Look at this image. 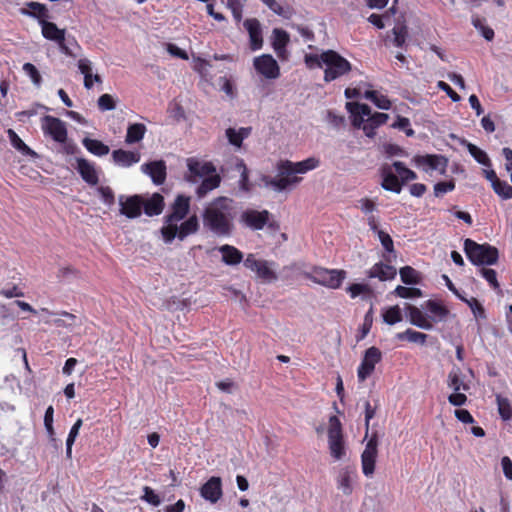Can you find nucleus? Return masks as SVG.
<instances>
[{
    "mask_svg": "<svg viewBox=\"0 0 512 512\" xmlns=\"http://www.w3.org/2000/svg\"><path fill=\"white\" fill-rule=\"evenodd\" d=\"M380 175L382 188L397 194L401 192L404 183L417 178L416 173L401 161H395L391 165L383 164L380 168Z\"/></svg>",
    "mask_w": 512,
    "mask_h": 512,
    "instance_id": "4",
    "label": "nucleus"
},
{
    "mask_svg": "<svg viewBox=\"0 0 512 512\" xmlns=\"http://www.w3.org/2000/svg\"><path fill=\"white\" fill-rule=\"evenodd\" d=\"M389 119V115L386 113L375 112L374 114H370L369 118L366 119L363 125V131L365 135L369 138L375 136V130L380 126L387 122Z\"/></svg>",
    "mask_w": 512,
    "mask_h": 512,
    "instance_id": "29",
    "label": "nucleus"
},
{
    "mask_svg": "<svg viewBox=\"0 0 512 512\" xmlns=\"http://www.w3.org/2000/svg\"><path fill=\"white\" fill-rule=\"evenodd\" d=\"M394 39L393 42L397 47H402L405 42L408 35V29L407 26L404 23V20L402 23H399L397 26H395L392 30Z\"/></svg>",
    "mask_w": 512,
    "mask_h": 512,
    "instance_id": "49",
    "label": "nucleus"
},
{
    "mask_svg": "<svg viewBox=\"0 0 512 512\" xmlns=\"http://www.w3.org/2000/svg\"><path fill=\"white\" fill-rule=\"evenodd\" d=\"M396 268L382 262L374 264L368 271L369 278H378L381 281L392 280L396 277Z\"/></svg>",
    "mask_w": 512,
    "mask_h": 512,
    "instance_id": "25",
    "label": "nucleus"
},
{
    "mask_svg": "<svg viewBox=\"0 0 512 512\" xmlns=\"http://www.w3.org/2000/svg\"><path fill=\"white\" fill-rule=\"evenodd\" d=\"M188 174L185 179L188 182H195L197 177H204L216 172V167L212 162H202L195 157L186 160Z\"/></svg>",
    "mask_w": 512,
    "mask_h": 512,
    "instance_id": "15",
    "label": "nucleus"
},
{
    "mask_svg": "<svg viewBox=\"0 0 512 512\" xmlns=\"http://www.w3.org/2000/svg\"><path fill=\"white\" fill-rule=\"evenodd\" d=\"M200 495L212 504L217 503L223 496L222 479L218 476L210 477L200 487Z\"/></svg>",
    "mask_w": 512,
    "mask_h": 512,
    "instance_id": "17",
    "label": "nucleus"
},
{
    "mask_svg": "<svg viewBox=\"0 0 512 512\" xmlns=\"http://www.w3.org/2000/svg\"><path fill=\"white\" fill-rule=\"evenodd\" d=\"M448 386L454 391H467L469 386L462 379V371L459 367L453 368L448 374Z\"/></svg>",
    "mask_w": 512,
    "mask_h": 512,
    "instance_id": "37",
    "label": "nucleus"
},
{
    "mask_svg": "<svg viewBox=\"0 0 512 512\" xmlns=\"http://www.w3.org/2000/svg\"><path fill=\"white\" fill-rule=\"evenodd\" d=\"M394 294L400 298L408 299V298H419L422 297L423 293L421 289L415 288V287H405L398 285L395 290Z\"/></svg>",
    "mask_w": 512,
    "mask_h": 512,
    "instance_id": "48",
    "label": "nucleus"
},
{
    "mask_svg": "<svg viewBox=\"0 0 512 512\" xmlns=\"http://www.w3.org/2000/svg\"><path fill=\"white\" fill-rule=\"evenodd\" d=\"M83 421L82 419H77V421L71 427L67 440H66V456L68 459L72 457V446L79 435L80 428L82 427Z\"/></svg>",
    "mask_w": 512,
    "mask_h": 512,
    "instance_id": "41",
    "label": "nucleus"
},
{
    "mask_svg": "<svg viewBox=\"0 0 512 512\" xmlns=\"http://www.w3.org/2000/svg\"><path fill=\"white\" fill-rule=\"evenodd\" d=\"M78 69L84 75V87L86 89H91L93 87L92 83V63L87 58H82L78 60Z\"/></svg>",
    "mask_w": 512,
    "mask_h": 512,
    "instance_id": "39",
    "label": "nucleus"
},
{
    "mask_svg": "<svg viewBox=\"0 0 512 512\" xmlns=\"http://www.w3.org/2000/svg\"><path fill=\"white\" fill-rule=\"evenodd\" d=\"M328 449L331 457L335 461H340L346 456V443L344 440L342 424L338 417L329 418L327 431Z\"/></svg>",
    "mask_w": 512,
    "mask_h": 512,
    "instance_id": "7",
    "label": "nucleus"
},
{
    "mask_svg": "<svg viewBox=\"0 0 512 512\" xmlns=\"http://www.w3.org/2000/svg\"><path fill=\"white\" fill-rule=\"evenodd\" d=\"M265 5L273 11L275 14L283 17V18H290L292 15V11L288 6H283L280 3H278L276 0H269Z\"/></svg>",
    "mask_w": 512,
    "mask_h": 512,
    "instance_id": "50",
    "label": "nucleus"
},
{
    "mask_svg": "<svg viewBox=\"0 0 512 512\" xmlns=\"http://www.w3.org/2000/svg\"><path fill=\"white\" fill-rule=\"evenodd\" d=\"M472 24L487 41L494 39V30L485 24V19L474 16L472 18Z\"/></svg>",
    "mask_w": 512,
    "mask_h": 512,
    "instance_id": "44",
    "label": "nucleus"
},
{
    "mask_svg": "<svg viewBox=\"0 0 512 512\" xmlns=\"http://www.w3.org/2000/svg\"><path fill=\"white\" fill-rule=\"evenodd\" d=\"M492 188L494 192L502 199L506 200L512 198V186L508 184L506 181L500 180Z\"/></svg>",
    "mask_w": 512,
    "mask_h": 512,
    "instance_id": "52",
    "label": "nucleus"
},
{
    "mask_svg": "<svg viewBox=\"0 0 512 512\" xmlns=\"http://www.w3.org/2000/svg\"><path fill=\"white\" fill-rule=\"evenodd\" d=\"M251 130V127H241L239 130L228 128L226 129V136L231 145L240 148L243 140L250 135Z\"/></svg>",
    "mask_w": 512,
    "mask_h": 512,
    "instance_id": "36",
    "label": "nucleus"
},
{
    "mask_svg": "<svg viewBox=\"0 0 512 512\" xmlns=\"http://www.w3.org/2000/svg\"><path fill=\"white\" fill-rule=\"evenodd\" d=\"M120 213L127 218L134 219L141 215L143 198L140 195H132L125 197L119 196Z\"/></svg>",
    "mask_w": 512,
    "mask_h": 512,
    "instance_id": "16",
    "label": "nucleus"
},
{
    "mask_svg": "<svg viewBox=\"0 0 512 512\" xmlns=\"http://www.w3.org/2000/svg\"><path fill=\"white\" fill-rule=\"evenodd\" d=\"M289 42V35L286 31L282 29H274L273 30V42L272 46L278 57L281 59H285L286 56V46Z\"/></svg>",
    "mask_w": 512,
    "mask_h": 512,
    "instance_id": "31",
    "label": "nucleus"
},
{
    "mask_svg": "<svg viewBox=\"0 0 512 512\" xmlns=\"http://www.w3.org/2000/svg\"><path fill=\"white\" fill-rule=\"evenodd\" d=\"M141 171L149 175L153 183L156 185H161L166 180L167 168L166 163L163 160L144 163L141 166Z\"/></svg>",
    "mask_w": 512,
    "mask_h": 512,
    "instance_id": "19",
    "label": "nucleus"
},
{
    "mask_svg": "<svg viewBox=\"0 0 512 512\" xmlns=\"http://www.w3.org/2000/svg\"><path fill=\"white\" fill-rule=\"evenodd\" d=\"M20 13L38 20L39 25L41 21H46L51 18L46 5L39 2H27L26 8H21Z\"/></svg>",
    "mask_w": 512,
    "mask_h": 512,
    "instance_id": "24",
    "label": "nucleus"
},
{
    "mask_svg": "<svg viewBox=\"0 0 512 512\" xmlns=\"http://www.w3.org/2000/svg\"><path fill=\"white\" fill-rule=\"evenodd\" d=\"M455 188L454 181H444L438 182L434 185V194L436 197L443 195L449 191H452Z\"/></svg>",
    "mask_w": 512,
    "mask_h": 512,
    "instance_id": "62",
    "label": "nucleus"
},
{
    "mask_svg": "<svg viewBox=\"0 0 512 512\" xmlns=\"http://www.w3.org/2000/svg\"><path fill=\"white\" fill-rule=\"evenodd\" d=\"M378 439L374 434L368 440L361 455L362 470L365 476H371L375 471V463L378 454Z\"/></svg>",
    "mask_w": 512,
    "mask_h": 512,
    "instance_id": "14",
    "label": "nucleus"
},
{
    "mask_svg": "<svg viewBox=\"0 0 512 512\" xmlns=\"http://www.w3.org/2000/svg\"><path fill=\"white\" fill-rule=\"evenodd\" d=\"M146 131L147 128L142 123L129 124L125 136V143L128 145L139 143L144 138Z\"/></svg>",
    "mask_w": 512,
    "mask_h": 512,
    "instance_id": "33",
    "label": "nucleus"
},
{
    "mask_svg": "<svg viewBox=\"0 0 512 512\" xmlns=\"http://www.w3.org/2000/svg\"><path fill=\"white\" fill-rule=\"evenodd\" d=\"M41 122V128L45 135L50 136L55 142H66L68 136L67 128L61 119L46 115L42 118Z\"/></svg>",
    "mask_w": 512,
    "mask_h": 512,
    "instance_id": "10",
    "label": "nucleus"
},
{
    "mask_svg": "<svg viewBox=\"0 0 512 512\" xmlns=\"http://www.w3.org/2000/svg\"><path fill=\"white\" fill-rule=\"evenodd\" d=\"M364 97L372 101L379 109L388 110L391 107L390 100L377 91L368 90L364 93Z\"/></svg>",
    "mask_w": 512,
    "mask_h": 512,
    "instance_id": "40",
    "label": "nucleus"
},
{
    "mask_svg": "<svg viewBox=\"0 0 512 512\" xmlns=\"http://www.w3.org/2000/svg\"><path fill=\"white\" fill-rule=\"evenodd\" d=\"M347 110L352 116V125L356 128H362L366 121L365 117L369 118L371 114V108L367 104H361L357 102H347Z\"/></svg>",
    "mask_w": 512,
    "mask_h": 512,
    "instance_id": "21",
    "label": "nucleus"
},
{
    "mask_svg": "<svg viewBox=\"0 0 512 512\" xmlns=\"http://www.w3.org/2000/svg\"><path fill=\"white\" fill-rule=\"evenodd\" d=\"M482 276L485 278V280L494 288L499 289L500 285L497 281V273L494 269L490 268H482L480 270Z\"/></svg>",
    "mask_w": 512,
    "mask_h": 512,
    "instance_id": "61",
    "label": "nucleus"
},
{
    "mask_svg": "<svg viewBox=\"0 0 512 512\" xmlns=\"http://www.w3.org/2000/svg\"><path fill=\"white\" fill-rule=\"evenodd\" d=\"M401 281L407 285L418 284L420 277L418 272L411 266H404L399 270Z\"/></svg>",
    "mask_w": 512,
    "mask_h": 512,
    "instance_id": "42",
    "label": "nucleus"
},
{
    "mask_svg": "<svg viewBox=\"0 0 512 512\" xmlns=\"http://www.w3.org/2000/svg\"><path fill=\"white\" fill-rule=\"evenodd\" d=\"M322 64L325 65L324 80L333 81L351 71L348 60L333 50L322 51Z\"/></svg>",
    "mask_w": 512,
    "mask_h": 512,
    "instance_id": "6",
    "label": "nucleus"
},
{
    "mask_svg": "<svg viewBox=\"0 0 512 512\" xmlns=\"http://www.w3.org/2000/svg\"><path fill=\"white\" fill-rule=\"evenodd\" d=\"M221 183V177L220 175L213 173L208 176H206L200 185L197 187L196 193L199 198L204 197L207 195L210 191L218 188Z\"/></svg>",
    "mask_w": 512,
    "mask_h": 512,
    "instance_id": "32",
    "label": "nucleus"
},
{
    "mask_svg": "<svg viewBox=\"0 0 512 512\" xmlns=\"http://www.w3.org/2000/svg\"><path fill=\"white\" fill-rule=\"evenodd\" d=\"M141 159L139 151H130L124 149H116L112 152V160L115 165L128 168L137 164Z\"/></svg>",
    "mask_w": 512,
    "mask_h": 512,
    "instance_id": "22",
    "label": "nucleus"
},
{
    "mask_svg": "<svg viewBox=\"0 0 512 512\" xmlns=\"http://www.w3.org/2000/svg\"><path fill=\"white\" fill-rule=\"evenodd\" d=\"M465 303L470 307L476 318H485V310L476 298L472 297L469 300H465Z\"/></svg>",
    "mask_w": 512,
    "mask_h": 512,
    "instance_id": "60",
    "label": "nucleus"
},
{
    "mask_svg": "<svg viewBox=\"0 0 512 512\" xmlns=\"http://www.w3.org/2000/svg\"><path fill=\"white\" fill-rule=\"evenodd\" d=\"M255 70L267 79H276L280 75L277 61L270 54H262L253 60Z\"/></svg>",
    "mask_w": 512,
    "mask_h": 512,
    "instance_id": "13",
    "label": "nucleus"
},
{
    "mask_svg": "<svg viewBox=\"0 0 512 512\" xmlns=\"http://www.w3.org/2000/svg\"><path fill=\"white\" fill-rule=\"evenodd\" d=\"M103 202L109 206L113 205L115 202V195L113 190L109 186H101L98 189Z\"/></svg>",
    "mask_w": 512,
    "mask_h": 512,
    "instance_id": "63",
    "label": "nucleus"
},
{
    "mask_svg": "<svg viewBox=\"0 0 512 512\" xmlns=\"http://www.w3.org/2000/svg\"><path fill=\"white\" fill-rule=\"evenodd\" d=\"M396 338L400 341H408L410 343L424 345L427 341L428 335L408 328L404 332L397 333Z\"/></svg>",
    "mask_w": 512,
    "mask_h": 512,
    "instance_id": "38",
    "label": "nucleus"
},
{
    "mask_svg": "<svg viewBox=\"0 0 512 512\" xmlns=\"http://www.w3.org/2000/svg\"><path fill=\"white\" fill-rule=\"evenodd\" d=\"M233 200L220 196L211 201L202 214L205 229L218 237H230L235 229Z\"/></svg>",
    "mask_w": 512,
    "mask_h": 512,
    "instance_id": "1",
    "label": "nucleus"
},
{
    "mask_svg": "<svg viewBox=\"0 0 512 512\" xmlns=\"http://www.w3.org/2000/svg\"><path fill=\"white\" fill-rule=\"evenodd\" d=\"M270 217L268 210L247 209L241 214V222L252 230H262L266 225L269 228L277 227L275 222H270Z\"/></svg>",
    "mask_w": 512,
    "mask_h": 512,
    "instance_id": "9",
    "label": "nucleus"
},
{
    "mask_svg": "<svg viewBox=\"0 0 512 512\" xmlns=\"http://www.w3.org/2000/svg\"><path fill=\"white\" fill-rule=\"evenodd\" d=\"M70 45L75 46L77 49H81L80 45L74 37H71V39L68 41L65 39L64 41L58 43L59 49L63 54L68 57L76 58L77 55L70 48Z\"/></svg>",
    "mask_w": 512,
    "mask_h": 512,
    "instance_id": "54",
    "label": "nucleus"
},
{
    "mask_svg": "<svg viewBox=\"0 0 512 512\" xmlns=\"http://www.w3.org/2000/svg\"><path fill=\"white\" fill-rule=\"evenodd\" d=\"M467 149L471 156L481 165L490 167L491 161L485 151L477 147L476 145L472 143L467 144Z\"/></svg>",
    "mask_w": 512,
    "mask_h": 512,
    "instance_id": "43",
    "label": "nucleus"
},
{
    "mask_svg": "<svg viewBox=\"0 0 512 512\" xmlns=\"http://www.w3.org/2000/svg\"><path fill=\"white\" fill-rule=\"evenodd\" d=\"M381 360L382 352L379 348L375 346L368 348L357 371L359 381H365L373 373L375 365Z\"/></svg>",
    "mask_w": 512,
    "mask_h": 512,
    "instance_id": "11",
    "label": "nucleus"
},
{
    "mask_svg": "<svg viewBox=\"0 0 512 512\" xmlns=\"http://www.w3.org/2000/svg\"><path fill=\"white\" fill-rule=\"evenodd\" d=\"M83 146L93 155L95 156H105L109 153L110 148L106 144H104L102 141L97 139H91L88 137H85L82 140Z\"/></svg>",
    "mask_w": 512,
    "mask_h": 512,
    "instance_id": "35",
    "label": "nucleus"
},
{
    "mask_svg": "<svg viewBox=\"0 0 512 512\" xmlns=\"http://www.w3.org/2000/svg\"><path fill=\"white\" fill-rule=\"evenodd\" d=\"M227 7L231 10L236 22L242 20L243 2L242 0H226Z\"/></svg>",
    "mask_w": 512,
    "mask_h": 512,
    "instance_id": "57",
    "label": "nucleus"
},
{
    "mask_svg": "<svg viewBox=\"0 0 512 512\" xmlns=\"http://www.w3.org/2000/svg\"><path fill=\"white\" fill-rule=\"evenodd\" d=\"M165 203L160 193H154L149 199H143L142 209L147 216H158L163 212Z\"/></svg>",
    "mask_w": 512,
    "mask_h": 512,
    "instance_id": "26",
    "label": "nucleus"
},
{
    "mask_svg": "<svg viewBox=\"0 0 512 512\" xmlns=\"http://www.w3.org/2000/svg\"><path fill=\"white\" fill-rule=\"evenodd\" d=\"M464 251L468 259L477 266L496 264L499 258L496 247L487 243L478 244L471 239L464 241Z\"/></svg>",
    "mask_w": 512,
    "mask_h": 512,
    "instance_id": "5",
    "label": "nucleus"
},
{
    "mask_svg": "<svg viewBox=\"0 0 512 512\" xmlns=\"http://www.w3.org/2000/svg\"><path fill=\"white\" fill-rule=\"evenodd\" d=\"M23 71L30 77L31 81L39 87L42 83V77L38 69L32 63H25L23 65Z\"/></svg>",
    "mask_w": 512,
    "mask_h": 512,
    "instance_id": "55",
    "label": "nucleus"
},
{
    "mask_svg": "<svg viewBox=\"0 0 512 512\" xmlns=\"http://www.w3.org/2000/svg\"><path fill=\"white\" fill-rule=\"evenodd\" d=\"M219 252L222 255V261L226 265H237L243 261V253L232 245L224 244L220 246Z\"/></svg>",
    "mask_w": 512,
    "mask_h": 512,
    "instance_id": "30",
    "label": "nucleus"
},
{
    "mask_svg": "<svg viewBox=\"0 0 512 512\" xmlns=\"http://www.w3.org/2000/svg\"><path fill=\"white\" fill-rule=\"evenodd\" d=\"M496 402L498 406V412L501 418L505 421L510 420L512 417V408L508 398L502 397L500 394H497Z\"/></svg>",
    "mask_w": 512,
    "mask_h": 512,
    "instance_id": "45",
    "label": "nucleus"
},
{
    "mask_svg": "<svg viewBox=\"0 0 512 512\" xmlns=\"http://www.w3.org/2000/svg\"><path fill=\"white\" fill-rule=\"evenodd\" d=\"M345 278L346 272L344 270L322 269V286L337 289Z\"/></svg>",
    "mask_w": 512,
    "mask_h": 512,
    "instance_id": "28",
    "label": "nucleus"
},
{
    "mask_svg": "<svg viewBox=\"0 0 512 512\" xmlns=\"http://www.w3.org/2000/svg\"><path fill=\"white\" fill-rule=\"evenodd\" d=\"M190 210V198L178 195L172 205V212L164 217L165 225L183 220Z\"/></svg>",
    "mask_w": 512,
    "mask_h": 512,
    "instance_id": "18",
    "label": "nucleus"
},
{
    "mask_svg": "<svg viewBox=\"0 0 512 512\" xmlns=\"http://www.w3.org/2000/svg\"><path fill=\"white\" fill-rule=\"evenodd\" d=\"M98 108L100 111H110L116 108V100L110 94H102L97 101Z\"/></svg>",
    "mask_w": 512,
    "mask_h": 512,
    "instance_id": "51",
    "label": "nucleus"
},
{
    "mask_svg": "<svg viewBox=\"0 0 512 512\" xmlns=\"http://www.w3.org/2000/svg\"><path fill=\"white\" fill-rule=\"evenodd\" d=\"M425 308L430 313V316L425 315L418 307L414 305H405V311L407 313L409 322L412 325L424 330H431L433 328L432 321H444L449 314V310L440 302L435 300H428L425 303Z\"/></svg>",
    "mask_w": 512,
    "mask_h": 512,
    "instance_id": "3",
    "label": "nucleus"
},
{
    "mask_svg": "<svg viewBox=\"0 0 512 512\" xmlns=\"http://www.w3.org/2000/svg\"><path fill=\"white\" fill-rule=\"evenodd\" d=\"M317 166L316 158H308L300 162L282 160L277 164V175L275 177L264 175L262 181L266 187H271L277 192L290 190L302 180L297 174H304Z\"/></svg>",
    "mask_w": 512,
    "mask_h": 512,
    "instance_id": "2",
    "label": "nucleus"
},
{
    "mask_svg": "<svg viewBox=\"0 0 512 512\" xmlns=\"http://www.w3.org/2000/svg\"><path fill=\"white\" fill-rule=\"evenodd\" d=\"M244 26L249 33L250 48L253 51L259 50L263 45L262 30L259 21L256 18L247 19Z\"/></svg>",
    "mask_w": 512,
    "mask_h": 512,
    "instance_id": "23",
    "label": "nucleus"
},
{
    "mask_svg": "<svg viewBox=\"0 0 512 512\" xmlns=\"http://www.w3.org/2000/svg\"><path fill=\"white\" fill-rule=\"evenodd\" d=\"M383 321L388 325H394L402 321V313L398 305L388 308L383 313Z\"/></svg>",
    "mask_w": 512,
    "mask_h": 512,
    "instance_id": "47",
    "label": "nucleus"
},
{
    "mask_svg": "<svg viewBox=\"0 0 512 512\" xmlns=\"http://www.w3.org/2000/svg\"><path fill=\"white\" fill-rule=\"evenodd\" d=\"M53 416H54V408L52 405L48 406L45 415H44V426L46 428L47 434L50 440L57 447V439L54 437L55 431L53 427Z\"/></svg>",
    "mask_w": 512,
    "mask_h": 512,
    "instance_id": "46",
    "label": "nucleus"
},
{
    "mask_svg": "<svg viewBox=\"0 0 512 512\" xmlns=\"http://www.w3.org/2000/svg\"><path fill=\"white\" fill-rule=\"evenodd\" d=\"M40 26L45 39L54 41L57 44L65 40L66 30L58 28L55 23L46 20L41 21Z\"/></svg>",
    "mask_w": 512,
    "mask_h": 512,
    "instance_id": "27",
    "label": "nucleus"
},
{
    "mask_svg": "<svg viewBox=\"0 0 512 512\" xmlns=\"http://www.w3.org/2000/svg\"><path fill=\"white\" fill-rule=\"evenodd\" d=\"M76 164L75 169L87 184L91 186L98 184L99 177L93 163L85 158H76Z\"/></svg>",
    "mask_w": 512,
    "mask_h": 512,
    "instance_id": "20",
    "label": "nucleus"
},
{
    "mask_svg": "<svg viewBox=\"0 0 512 512\" xmlns=\"http://www.w3.org/2000/svg\"><path fill=\"white\" fill-rule=\"evenodd\" d=\"M9 136L12 145L18 149L19 151L23 152L24 154L31 155L34 154V152L22 141V139L13 131L9 130Z\"/></svg>",
    "mask_w": 512,
    "mask_h": 512,
    "instance_id": "53",
    "label": "nucleus"
},
{
    "mask_svg": "<svg viewBox=\"0 0 512 512\" xmlns=\"http://www.w3.org/2000/svg\"><path fill=\"white\" fill-rule=\"evenodd\" d=\"M339 487L342 489L345 495H349L352 492L351 476L348 470H343L339 474Z\"/></svg>",
    "mask_w": 512,
    "mask_h": 512,
    "instance_id": "56",
    "label": "nucleus"
},
{
    "mask_svg": "<svg viewBox=\"0 0 512 512\" xmlns=\"http://www.w3.org/2000/svg\"><path fill=\"white\" fill-rule=\"evenodd\" d=\"M199 229V221L196 215L189 217L187 220L177 226V222L169 223L161 228V235L165 243H172L178 237L184 240L187 236L194 234Z\"/></svg>",
    "mask_w": 512,
    "mask_h": 512,
    "instance_id": "8",
    "label": "nucleus"
},
{
    "mask_svg": "<svg viewBox=\"0 0 512 512\" xmlns=\"http://www.w3.org/2000/svg\"><path fill=\"white\" fill-rule=\"evenodd\" d=\"M414 160L418 165H427L433 170L438 169L440 166L444 169L447 163L446 158L442 155L428 154L424 156H416Z\"/></svg>",
    "mask_w": 512,
    "mask_h": 512,
    "instance_id": "34",
    "label": "nucleus"
},
{
    "mask_svg": "<svg viewBox=\"0 0 512 512\" xmlns=\"http://www.w3.org/2000/svg\"><path fill=\"white\" fill-rule=\"evenodd\" d=\"M244 266L255 272L257 277L264 282H272L277 279L276 273L271 269L266 260L257 259L254 254H249L244 260Z\"/></svg>",
    "mask_w": 512,
    "mask_h": 512,
    "instance_id": "12",
    "label": "nucleus"
},
{
    "mask_svg": "<svg viewBox=\"0 0 512 512\" xmlns=\"http://www.w3.org/2000/svg\"><path fill=\"white\" fill-rule=\"evenodd\" d=\"M377 235L384 249L388 253H394V244L391 236L384 231H378Z\"/></svg>",
    "mask_w": 512,
    "mask_h": 512,
    "instance_id": "64",
    "label": "nucleus"
},
{
    "mask_svg": "<svg viewBox=\"0 0 512 512\" xmlns=\"http://www.w3.org/2000/svg\"><path fill=\"white\" fill-rule=\"evenodd\" d=\"M237 167L239 169H241V175H240V181H239L240 188H241V190L248 192V191H250L249 176H248L247 167H246L245 163L243 162V160H239V162L237 163Z\"/></svg>",
    "mask_w": 512,
    "mask_h": 512,
    "instance_id": "58",
    "label": "nucleus"
},
{
    "mask_svg": "<svg viewBox=\"0 0 512 512\" xmlns=\"http://www.w3.org/2000/svg\"><path fill=\"white\" fill-rule=\"evenodd\" d=\"M143 496L141 497L142 500L146 501L147 503L153 505V506H159L161 503L160 497L154 492V490L149 486L143 487Z\"/></svg>",
    "mask_w": 512,
    "mask_h": 512,
    "instance_id": "59",
    "label": "nucleus"
}]
</instances>
